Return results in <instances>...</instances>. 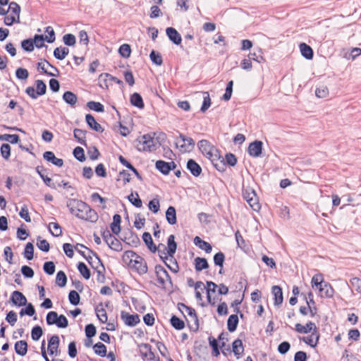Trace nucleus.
<instances>
[{"mask_svg": "<svg viewBox=\"0 0 361 361\" xmlns=\"http://www.w3.org/2000/svg\"><path fill=\"white\" fill-rule=\"evenodd\" d=\"M66 205L70 212L78 219L90 222H96L98 219L97 212L82 200L69 199Z\"/></svg>", "mask_w": 361, "mask_h": 361, "instance_id": "f257e3e1", "label": "nucleus"}, {"mask_svg": "<svg viewBox=\"0 0 361 361\" xmlns=\"http://www.w3.org/2000/svg\"><path fill=\"white\" fill-rule=\"evenodd\" d=\"M123 262L133 271L140 275L147 272V262L144 258L132 250L125 252L123 256Z\"/></svg>", "mask_w": 361, "mask_h": 361, "instance_id": "f03ea898", "label": "nucleus"}, {"mask_svg": "<svg viewBox=\"0 0 361 361\" xmlns=\"http://www.w3.org/2000/svg\"><path fill=\"white\" fill-rule=\"evenodd\" d=\"M159 147V142L152 135L146 134L137 140L136 147L140 152H153Z\"/></svg>", "mask_w": 361, "mask_h": 361, "instance_id": "7ed1b4c3", "label": "nucleus"}, {"mask_svg": "<svg viewBox=\"0 0 361 361\" xmlns=\"http://www.w3.org/2000/svg\"><path fill=\"white\" fill-rule=\"evenodd\" d=\"M197 146L201 152L210 159L212 162L214 163L215 161H218L220 159L218 150L207 140H200L198 142ZM214 165L217 168L216 164H214Z\"/></svg>", "mask_w": 361, "mask_h": 361, "instance_id": "20e7f679", "label": "nucleus"}, {"mask_svg": "<svg viewBox=\"0 0 361 361\" xmlns=\"http://www.w3.org/2000/svg\"><path fill=\"white\" fill-rule=\"evenodd\" d=\"M154 272L157 277L156 285L158 287L166 289L169 286H172L171 279L168 271L161 265H156Z\"/></svg>", "mask_w": 361, "mask_h": 361, "instance_id": "39448f33", "label": "nucleus"}, {"mask_svg": "<svg viewBox=\"0 0 361 361\" xmlns=\"http://www.w3.org/2000/svg\"><path fill=\"white\" fill-rule=\"evenodd\" d=\"M20 6L14 1H12L9 4V6L8 8V13L5 15L4 18V23L6 25L11 26L14 23H20Z\"/></svg>", "mask_w": 361, "mask_h": 361, "instance_id": "423d86ee", "label": "nucleus"}, {"mask_svg": "<svg viewBox=\"0 0 361 361\" xmlns=\"http://www.w3.org/2000/svg\"><path fill=\"white\" fill-rule=\"evenodd\" d=\"M175 145L181 153L192 152L195 148V141L189 137L180 134L175 140Z\"/></svg>", "mask_w": 361, "mask_h": 361, "instance_id": "0eeeda50", "label": "nucleus"}, {"mask_svg": "<svg viewBox=\"0 0 361 361\" xmlns=\"http://www.w3.org/2000/svg\"><path fill=\"white\" fill-rule=\"evenodd\" d=\"M178 306L179 310L182 313H185L190 317V319L188 320L190 329L192 331L197 330L199 328V322L195 309L190 307L183 303H178Z\"/></svg>", "mask_w": 361, "mask_h": 361, "instance_id": "6e6552de", "label": "nucleus"}, {"mask_svg": "<svg viewBox=\"0 0 361 361\" xmlns=\"http://www.w3.org/2000/svg\"><path fill=\"white\" fill-rule=\"evenodd\" d=\"M45 32L47 33V35L44 36L42 35H35V46L37 48H42L44 46L43 43L44 41L47 42L48 43H52L55 41V32L52 27L48 26L45 28Z\"/></svg>", "mask_w": 361, "mask_h": 361, "instance_id": "1a4fd4ad", "label": "nucleus"}, {"mask_svg": "<svg viewBox=\"0 0 361 361\" xmlns=\"http://www.w3.org/2000/svg\"><path fill=\"white\" fill-rule=\"evenodd\" d=\"M243 197L252 208L253 210L257 211L260 209L258 197L255 191L252 188H247L243 190Z\"/></svg>", "mask_w": 361, "mask_h": 361, "instance_id": "9d476101", "label": "nucleus"}, {"mask_svg": "<svg viewBox=\"0 0 361 361\" xmlns=\"http://www.w3.org/2000/svg\"><path fill=\"white\" fill-rule=\"evenodd\" d=\"M75 250L83 256L90 264L92 263L93 257L98 261V262H101L100 259L98 255L94 252L92 250L88 249L82 244L78 243L75 246Z\"/></svg>", "mask_w": 361, "mask_h": 361, "instance_id": "9b49d317", "label": "nucleus"}, {"mask_svg": "<svg viewBox=\"0 0 361 361\" xmlns=\"http://www.w3.org/2000/svg\"><path fill=\"white\" fill-rule=\"evenodd\" d=\"M37 68L41 69L45 74L50 76H58L59 74V70L47 61H44V62H39Z\"/></svg>", "mask_w": 361, "mask_h": 361, "instance_id": "f8f14e48", "label": "nucleus"}, {"mask_svg": "<svg viewBox=\"0 0 361 361\" xmlns=\"http://www.w3.org/2000/svg\"><path fill=\"white\" fill-rule=\"evenodd\" d=\"M121 318L125 324L129 326H135L140 321L138 314H130L125 311L121 312Z\"/></svg>", "mask_w": 361, "mask_h": 361, "instance_id": "ddd939ff", "label": "nucleus"}, {"mask_svg": "<svg viewBox=\"0 0 361 361\" xmlns=\"http://www.w3.org/2000/svg\"><path fill=\"white\" fill-rule=\"evenodd\" d=\"M176 165L173 161L166 162L159 160L156 162V168L163 174H168L171 170L174 169Z\"/></svg>", "mask_w": 361, "mask_h": 361, "instance_id": "4468645a", "label": "nucleus"}, {"mask_svg": "<svg viewBox=\"0 0 361 361\" xmlns=\"http://www.w3.org/2000/svg\"><path fill=\"white\" fill-rule=\"evenodd\" d=\"M262 150V142L255 140L251 142L248 147V153L251 157H258L261 155Z\"/></svg>", "mask_w": 361, "mask_h": 361, "instance_id": "2eb2a0df", "label": "nucleus"}, {"mask_svg": "<svg viewBox=\"0 0 361 361\" xmlns=\"http://www.w3.org/2000/svg\"><path fill=\"white\" fill-rule=\"evenodd\" d=\"M295 331L300 334H307L309 332L317 331V329L314 322H308L305 326H303L299 323L296 324Z\"/></svg>", "mask_w": 361, "mask_h": 361, "instance_id": "dca6fc26", "label": "nucleus"}, {"mask_svg": "<svg viewBox=\"0 0 361 361\" xmlns=\"http://www.w3.org/2000/svg\"><path fill=\"white\" fill-rule=\"evenodd\" d=\"M59 338L56 335L52 336L48 341V350L50 355H58Z\"/></svg>", "mask_w": 361, "mask_h": 361, "instance_id": "f3484780", "label": "nucleus"}, {"mask_svg": "<svg viewBox=\"0 0 361 361\" xmlns=\"http://www.w3.org/2000/svg\"><path fill=\"white\" fill-rule=\"evenodd\" d=\"M11 300L14 305L18 306H24L27 303V299L25 295L18 290L13 292Z\"/></svg>", "mask_w": 361, "mask_h": 361, "instance_id": "a211bd4d", "label": "nucleus"}, {"mask_svg": "<svg viewBox=\"0 0 361 361\" xmlns=\"http://www.w3.org/2000/svg\"><path fill=\"white\" fill-rule=\"evenodd\" d=\"M164 248L167 250V252L164 253V255L172 257L177 249V244L175 242V236L173 235H170L169 236L167 240V247H164Z\"/></svg>", "mask_w": 361, "mask_h": 361, "instance_id": "6ab92c4d", "label": "nucleus"}, {"mask_svg": "<svg viewBox=\"0 0 361 361\" xmlns=\"http://www.w3.org/2000/svg\"><path fill=\"white\" fill-rule=\"evenodd\" d=\"M43 157L46 161L52 163L56 166L61 167L63 165V160L56 157L54 152L51 151L45 152L43 154Z\"/></svg>", "mask_w": 361, "mask_h": 361, "instance_id": "aec40b11", "label": "nucleus"}, {"mask_svg": "<svg viewBox=\"0 0 361 361\" xmlns=\"http://www.w3.org/2000/svg\"><path fill=\"white\" fill-rule=\"evenodd\" d=\"M166 32L170 40L172 41L175 44L178 45L181 43V36L175 28L168 27L166 30Z\"/></svg>", "mask_w": 361, "mask_h": 361, "instance_id": "412c9836", "label": "nucleus"}, {"mask_svg": "<svg viewBox=\"0 0 361 361\" xmlns=\"http://www.w3.org/2000/svg\"><path fill=\"white\" fill-rule=\"evenodd\" d=\"M161 259L164 262L166 265V267L173 272L177 273L179 270L178 264L177 262L174 259L173 256L172 257L169 258V256H162L161 255Z\"/></svg>", "mask_w": 361, "mask_h": 361, "instance_id": "4be33fe9", "label": "nucleus"}, {"mask_svg": "<svg viewBox=\"0 0 361 361\" xmlns=\"http://www.w3.org/2000/svg\"><path fill=\"white\" fill-rule=\"evenodd\" d=\"M187 169L195 177L199 176L202 173L201 166L193 159L188 161Z\"/></svg>", "mask_w": 361, "mask_h": 361, "instance_id": "5701e85b", "label": "nucleus"}, {"mask_svg": "<svg viewBox=\"0 0 361 361\" xmlns=\"http://www.w3.org/2000/svg\"><path fill=\"white\" fill-rule=\"evenodd\" d=\"M272 294L274 296V305L279 306L283 301L282 289L279 286H274L271 288Z\"/></svg>", "mask_w": 361, "mask_h": 361, "instance_id": "b1692460", "label": "nucleus"}, {"mask_svg": "<svg viewBox=\"0 0 361 361\" xmlns=\"http://www.w3.org/2000/svg\"><path fill=\"white\" fill-rule=\"evenodd\" d=\"M322 297L332 298L334 295V290L330 283L325 282L321 287H319Z\"/></svg>", "mask_w": 361, "mask_h": 361, "instance_id": "393cba45", "label": "nucleus"}, {"mask_svg": "<svg viewBox=\"0 0 361 361\" xmlns=\"http://www.w3.org/2000/svg\"><path fill=\"white\" fill-rule=\"evenodd\" d=\"M319 339V334L318 331H312L310 336L304 337L302 341L311 347L314 348L317 345Z\"/></svg>", "mask_w": 361, "mask_h": 361, "instance_id": "a878e982", "label": "nucleus"}, {"mask_svg": "<svg viewBox=\"0 0 361 361\" xmlns=\"http://www.w3.org/2000/svg\"><path fill=\"white\" fill-rule=\"evenodd\" d=\"M85 121L90 128L94 130L97 132H102L104 130L101 125L96 121L94 118L91 114L86 115Z\"/></svg>", "mask_w": 361, "mask_h": 361, "instance_id": "bb28decb", "label": "nucleus"}, {"mask_svg": "<svg viewBox=\"0 0 361 361\" xmlns=\"http://www.w3.org/2000/svg\"><path fill=\"white\" fill-rule=\"evenodd\" d=\"M232 350L234 355L236 356L237 359H239L244 351V348L243 345V342L240 339H236L233 342L232 344Z\"/></svg>", "mask_w": 361, "mask_h": 361, "instance_id": "cd10ccee", "label": "nucleus"}, {"mask_svg": "<svg viewBox=\"0 0 361 361\" xmlns=\"http://www.w3.org/2000/svg\"><path fill=\"white\" fill-rule=\"evenodd\" d=\"M194 243L200 249L204 250L207 253L212 252V245L209 243L202 240L199 236H196L194 238Z\"/></svg>", "mask_w": 361, "mask_h": 361, "instance_id": "c85d7f7f", "label": "nucleus"}, {"mask_svg": "<svg viewBox=\"0 0 361 361\" xmlns=\"http://www.w3.org/2000/svg\"><path fill=\"white\" fill-rule=\"evenodd\" d=\"M16 353L20 355L24 356L27 352V343L25 341H19L15 343Z\"/></svg>", "mask_w": 361, "mask_h": 361, "instance_id": "c756f323", "label": "nucleus"}, {"mask_svg": "<svg viewBox=\"0 0 361 361\" xmlns=\"http://www.w3.org/2000/svg\"><path fill=\"white\" fill-rule=\"evenodd\" d=\"M121 217L119 214H114L113 222L111 224V229L114 234L118 235L121 232Z\"/></svg>", "mask_w": 361, "mask_h": 361, "instance_id": "7c9ffc66", "label": "nucleus"}, {"mask_svg": "<svg viewBox=\"0 0 361 361\" xmlns=\"http://www.w3.org/2000/svg\"><path fill=\"white\" fill-rule=\"evenodd\" d=\"M166 219L167 222L171 225H174L176 224V212L173 207L170 206L167 209L166 212Z\"/></svg>", "mask_w": 361, "mask_h": 361, "instance_id": "2f4dec72", "label": "nucleus"}, {"mask_svg": "<svg viewBox=\"0 0 361 361\" xmlns=\"http://www.w3.org/2000/svg\"><path fill=\"white\" fill-rule=\"evenodd\" d=\"M301 54L307 59H312L313 58L312 49L305 43H301L299 46Z\"/></svg>", "mask_w": 361, "mask_h": 361, "instance_id": "473e14b6", "label": "nucleus"}, {"mask_svg": "<svg viewBox=\"0 0 361 361\" xmlns=\"http://www.w3.org/2000/svg\"><path fill=\"white\" fill-rule=\"evenodd\" d=\"M142 348L141 355L143 358H148L152 360L154 358V353L152 352V347L148 343H142L140 345Z\"/></svg>", "mask_w": 361, "mask_h": 361, "instance_id": "72a5a7b5", "label": "nucleus"}, {"mask_svg": "<svg viewBox=\"0 0 361 361\" xmlns=\"http://www.w3.org/2000/svg\"><path fill=\"white\" fill-rule=\"evenodd\" d=\"M63 99L71 106H74L78 102V97L73 92L67 91L64 92Z\"/></svg>", "mask_w": 361, "mask_h": 361, "instance_id": "f704fd0d", "label": "nucleus"}, {"mask_svg": "<svg viewBox=\"0 0 361 361\" xmlns=\"http://www.w3.org/2000/svg\"><path fill=\"white\" fill-rule=\"evenodd\" d=\"M142 240L147 246V247L152 252H155L157 250V247L154 245L151 234L148 232H145L142 235Z\"/></svg>", "mask_w": 361, "mask_h": 361, "instance_id": "c9c22d12", "label": "nucleus"}, {"mask_svg": "<svg viewBox=\"0 0 361 361\" xmlns=\"http://www.w3.org/2000/svg\"><path fill=\"white\" fill-rule=\"evenodd\" d=\"M106 243L111 250L116 252H120L123 249L121 243L115 236L110 238Z\"/></svg>", "mask_w": 361, "mask_h": 361, "instance_id": "e433bc0d", "label": "nucleus"}, {"mask_svg": "<svg viewBox=\"0 0 361 361\" xmlns=\"http://www.w3.org/2000/svg\"><path fill=\"white\" fill-rule=\"evenodd\" d=\"M69 53V49L67 47H56L54 50V56L59 60L64 59Z\"/></svg>", "mask_w": 361, "mask_h": 361, "instance_id": "4c0bfd02", "label": "nucleus"}, {"mask_svg": "<svg viewBox=\"0 0 361 361\" xmlns=\"http://www.w3.org/2000/svg\"><path fill=\"white\" fill-rule=\"evenodd\" d=\"M130 103L132 105L139 108L142 109L144 107V102L141 95L137 92L133 93L130 96Z\"/></svg>", "mask_w": 361, "mask_h": 361, "instance_id": "58836bf2", "label": "nucleus"}, {"mask_svg": "<svg viewBox=\"0 0 361 361\" xmlns=\"http://www.w3.org/2000/svg\"><path fill=\"white\" fill-rule=\"evenodd\" d=\"M208 267L209 264L205 258L197 257L195 259V268L197 271H201Z\"/></svg>", "mask_w": 361, "mask_h": 361, "instance_id": "ea45409f", "label": "nucleus"}, {"mask_svg": "<svg viewBox=\"0 0 361 361\" xmlns=\"http://www.w3.org/2000/svg\"><path fill=\"white\" fill-rule=\"evenodd\" d=\"M238 324V317L236 314H231L227 321V328L230 332L235 331Z\"/></svg>", "mask_w": 361, "mask_h": 361, "instance_id": "a19ab883", "label": "nucleus"}, {"mask_svg": "<svg viewBox=\"0 0 361 361\" xmlns=\"http://www.w3.org/2000/svg\"><path fill=\"white\" fill-rule=\"evenodd\" d=\"M329 94V90L327 86L324 85H319L315 90V95L318 98H326Z\"/></svg>", "mask_w": 361, "mask_h": 361, "instance_id": "79ce46f5", "label": "nucleus"}, {"mask_svg": "<svg viewBox=\"0 0 361 361\" xmlns=\"http://www.w3.org/2000/svg\"><path fill=\"white\" fill-rule=\"evenodd\" d=\"M49 232L55 237H59L62 234V230L60 225L56 222H51L49 224Z\"/></svg>", "mask_w": 361, "mask_h": 361, "instance_id": "37998d69", "label": "nucleus"}, {"mask_svg": "<svg viewBox=\"0 0 361 361\" xmlns=\"http://www.w3.org/2000/svg\"><path fill=\"white\" fill-rule=\"evenodd\" d=\"M85 134L86 131L78 128H75L73 131L74 137L78 140V142L84 145H86Z\"/></svg>", "mask_w": 361, "mask_h": 361, "instance_id": "c03bdc74", "label": "nucleus"}, {"mask_svg": "<svg viewBox=\"0 0 361 361\" xmlns=\"http://www.w3.org/2000/svg\"><path fill=\"white\" fill-rule=\"evenodd\" d=\"M216 288L217 285L215 283L212 281L207 282V287L205 290H207V300L210 304H214V302H212L211 293H215Z\"/></svg>", "mask_w": 361, "mask_h": 361, "instance_id": "a18cd8bd", "label": "nucleus"}, {"mask_svg": "<svg viewBox=\"0 0 361 361\" xmlns=\"http://www.w3.org/2000/svg\"><path fill=\"white\" fill-rule=\"evenodd\" d=\"M170 322L171 326L177 330H182L185 327L184 322L175 315L171 317Z\"/></svg>", "mask_w": 361, "mask_h": 361, "instance_id": "49530a36", "label": "nucleus"}, {"mask_svg": "<svg viewBox=\"0 0 361 361\" xmlns=\"http://www.w3.org/2000/svg\"><path fill=\"white\" fill-rule=\"evenodd\" d=\"M94 353L101 356L105 357L106 355V347L102 343L98 342L93 346Z\"/></svg>", "mask_w": 361, "mask_h": 361, "instance_id": "de8ad7c7", "label": "nucleus"}, {"mask_svg": "<svg viewBox=\"0 0 361 361\" xmlns=\"http://www.w3.org/2000/svg\"><path fill=\"white\" fill-rule=\"evenodd\" d=\"M78 269L80 274L85 279H89L90 278V271L86 264L83 262H79L78 264Z\"/></svg>", "mask_w": 361, "mask_h": 361, "instance_id": "09e8293b", "label": "nucleus"}, {"mask_svg": "<svg viewBox=\"0 0 361 361\" xmlns=\"http://www.w3.org/2000/svg\"><path fill=\"white\" fill-rule=\"evenodd\" d=\"M128 199L131 202V204H133L137 208H141L142 207V202L139 197V195L137 192H135V195L131 193L128 197Z\"/></svg>", "mask_w": 361, "mask_h": 361, "instance_id": "8fccbe9b", "label": "nucleus"}, {"mask_svg": "<svg viewBox=\"0 0 361 361\" xmlns=\"http://www.w3.org/2000/svg\"><path fill=\"white\" fill-rule=\"evenodd\" d=\"M119 161L123 166L131 170L139 179L142 178L137 170L130 163H129L123 156L119 157Z\"/></svg>", "mask_w": 361, "mask_h": 361, "instance_id": "3c124183", "label": "nucleus"}, {"mask_svg": "<svg viewBox=\"0 0 361 361\" xmlns=\"http://www.w3.org/2000/svg\"><path fill=\"white\" fill-rule=\"evenodd\" d=\"M118 52L122 57L125 59L129 58L131 54L130 46L128 44H122L118 49Z\"/></svg>", "mask_w": 361, "mask_h": 361, "instance_id": "603ef678", "label": "nucleus"}, {"mask_svg": "<svg viewBox=\"0 0 361 361\" xmlns=\"http://www.w3.org/2000/svg\"><path fill=\"white\" fill-rule=\"evenodd\" d=\"M67 282V277L63 271H59L56 277V283L60 287H64Z\"/></svg>", "mask_w": 361, "mask_h": 361, "instance_id": "864d4df0", "label": "nucleus"}, {"mask_svg": "<svg viewBox=\"0 0 361 361\" xmlns=\"http://www.w3.org/2000/svg\"><path fill=\"white\" fill-rule=\"evenodd\" d=\"M87 106L90 109L95 111L97 112H104V106L101 103L94 101L88 102L87 103Z\"/></svg>", "mask_w": 361, "mask_h": 361, "instance_id": "5fc2aeb1", "label": "nucleus"}, {"mask_svg": "<svg viewBox=\"0 0 361 361\" xmlns=\"http://www.w3.org/2000/svg\"><path fill=\"white\" fill-rule=\"evenodd\" d=\"M23 255H24V257L28 260H31L33 259L34 246H33L32 243H27V245H25V247Z\"/></svg>", "mask_w": 361, "mask_h": 361, "instance_id": "6e6d98bb", "label": "nucleus"}, {"mask_svg": "<svg viewBox=\"0 0 361 361\" xmlns=\"http://www.w3.org/2000/svg\"><path fill=\"white\" fill-rule=\"evenodd\" d=\"M35 45V38L32 39H27L22 41L21 46L22 48L26 51H32L34 49V46Z\"/></svg>", "mask_w": 361, "mask_h": 361, "instance_id": "4d7b16f0", "label": "nucleus"}, {"mask_svg": "<svg viewBox=\"0 0 361 361\" xmlns=\"http://www.w3.org/2000/svg\"><path fill=\"white\" fill-rule=\"evenodd\" d=\"M311 283L312 288L316 287L317 289H319V287H321L322 285H323L325 282L323 280V276L322 274H316L312 278Z\"/></svg>", "mask_w": 361, "mask_h": 361, "instance_id": "13d9d810", "label": "nucleus"}, {"mask_svg": "<svg viewBox=\"0 0 361 361\" xmlns=\"http://www.w3.org/2000/svg\"><path fill=\"white\" fill-rule=\"evenodd\" d=\"M149 57L151 61L157 66H161L163 63L161 55L154 50L151 51Z\"/></svg>", "mask_w": 361, "mask_h": 361, "instance_id": "bf43d9fd", "label": "nucleus"}, {"mask_svg": "<svg viewBox=\"0 0 361 361\" xmlns=\"http://www.w3.org/2000/svg\"><path fill=\"white\" fill-rule=\"evenodd\" d=\"M70 302L73 305H78L80 302V295L75 290H71L68 294Z\"/></svg>", "mask_w": 361, "mask_h": 361, "instance_id": "052dcab7", "label": "nucleus"}, {"mask_svg": "<svg viewBox=\"0 0 361 361\" xmlns=\"http://www.w3.org/2000/svg\"><path fill=\"white\" fill-rule=\"evenodd\" d=\"M149 209L153 213L156 214L159 211L160 204L157 198H154L149 201L148 204Z\"/></svg>", "mask_w": 361, "mask_h": 361, "instance_id": "680f3d73", "label": "nucleus"}, {"mask_svg": "<svg viewBox=\"0 0 361 361\" xmlns=\"http://www.w3.org/2000/svg\"><path fill=\"white\" fill-rule=\"evenodd\" d=\"M43 331L39 326H35L31 331V337L34 341H38L42 336Z\"/></svg>", "mask_w": 361, "mask_h": 361, "instance_id": "e2e57ef3", "label": "nucleus"}, {"mask_svg": "<svg viewBox=\"0 0 361 361\" xmlns=\"http://www.w3.org/2000/svg\"><path fill=\"white\" fill-rule=\"evenodd\" d=\"M0 152L1 156L8 160L11 156V147L8 144H3L1 146Z\"/></svg>", "mask_w": 361, "mask_h": 361, "instance_id": "0e129e2a", "label": "nucleus"}, {"mask_svg": "<svg viewBox=\"0 0 361 361\" xmlns=\"http://www.w3.org/2000/svg\"><path fill=\"white\" fill-rule=\"evenodd\" d=\"M73 155L80 161H84L85 160V157L84 154V150L80 147H76L73 150Z\"/></svg>", "mask_w": 361, "mask_h": 361, "instance_id": "69168bd1", "label": "nucleus"}, {"mask_svg": "<svg viewBox=\"0 0 361 361\" xmlns=\"http://www.w3.org/2000/svg\"><path fill=\"white\" fill-rule=\"evenodd\" d=\"M63 41L67 46H74L76 43L75 37L73 34H66L63 37Z\"/></svg>", "mask_w": 361, "mask_h": 361, "instance_id": "338daca9", "label": "nucleus"}, {"mask_svg": "<svg viewBox=\"0 0 361 361\" xmlns=\"http://www.w3.org/2000/svg\"><path fill=\"white\" fill-rule=\"evenodd\" d=\"M351 286L355 288V290L361 294V279L357 277H354L350 281Z\"/></svg>", "mask_w": 361, "mask_h": 361, "instance_id": "774afa93", "label": "nucleus"}]
</instances>
